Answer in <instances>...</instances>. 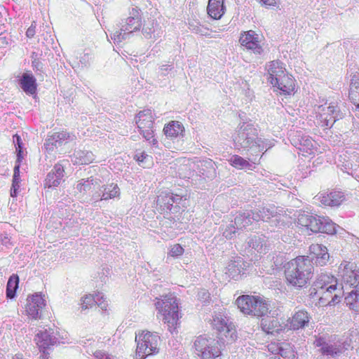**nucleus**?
<instances>
[{
  "mask_svg": "<svg viewBox=\"0 0 359 359\" xmlns=\"http://www.w3.org/2000/svg\"><path fill=\"white\" fill-rule=\"evenodd\" d=\"M35 26L32 24L27 30L26 35L29 38H32L35 34Z\"/></svg>",
  "mask_w": 359,
  "mask_h": 359,
  "instance_id": "60",
  "label": "nucleus"
},
{
  "mask_svg": "<svg viewBox=\"0 0 359 359\" xmlns=\"http://www.w3.org/2000/svg\"><path fill=\"white\" fill-rule=\"evenodd\" d=\"M254 215L255 212L248 211L240 213L235 218V225L237 229L245 228L252 223L254 220Z\"/></svg>",
  "mask_w": 359,
  "mask_h": 359,
  "instance_id": "37",
  "label": "nucleus"
},
{
  "mask_svg": "<svg viewBox=\"0 0 359 359\" xmlns=\"http://www.w3.org/2000/svg\"><path fill=\"white\" fill-rule=\"evenodd\" d=\"M163 131L167 137H177L183 135L184 128L180 121H172L164 127Z\"/></svg>",
  "mask_w": 359,
  "mask_h": 359,
  "instance_id": "35",
  "label": "nucleus"
},
{
  "mask_svg": "<svg viewBox=\"0 0 359 359\" xmlns=\"http://www.w3.org/2000/svg\"><path fill=\"white\" fill-rule=\"evenodd\" d=\"M171 197L173 199L175 212L178 211L180 205H182L183 208L187 206V198H184L183 196L177 194L174 195L173 194H171Z\"/></svg>",
  "mask_w": 359,
  "mask_h": 359,
  "instance_id": "48",
  "label": "nucleus"
},
{
  "mask_svg": "<svg viewBox=\"0 0 359 359\" xmlns=\"http://www.w3.org/2000/svg\"><path fill=\"white\" fill-rule=\"evenodd\" d=\"M256 303V297L243 295L236 299L238 307L245 314L250 315L252 312L253 304Z\"/></svg>",
  "mask_w": 359,
  "mask_h": 359,
  "instance_id": "33",
  "label": "nucleus"
},
{
  "mask_svg": "<svg viewBox=\"0 0 359 359\" xmlns=\"http://www.w3.org/2000/svg\"><path fill=\"white\" fill-rule=\"evenodd\" d=\"M248 264L245 262L241 257H236L231 259L225 268V274L230 278L238 280L245 273Z\"/></svg>",
  "mask_w": 359,
  "mask_h": 359,
  "instance_id": "17",
  "label": "nucleus"
},
{
  "mask_svg": "<svg viewBox=\"0 0 359 359\" xmlns=\"http://www.w3.org/2000/svg\"><path fill=\"white\" fill-rule=\"evenodd\" d=\"M136 354L141 359L158 352L159 337L150 332H142L136 335Z\"/></svg>",
  "mask_w": 359,
  "mask_h": 359,
  "instance_id": "9",
  "label": "nucleus"
},
{
  "mask_svg": "<svg viewBox=\"0 0 359 359\" xmlns=\"http://www.w3.org/2000/svg\"><path fill=\"white\" fill-rule=\"evenodd\" d=\"M95 160L94 154L89 151L78 150L76 151L72 157V162L74 164H89Z\"/></svg>",
  "mask_w": 359,
  "mask_h": 359,
  "instance_id": "34",
  "label": "nucleus"
},
{
  "mask_svg": "<svg viewBox=\"0 0 359 359\" xmlns=\"http://www.w3.org/2000/svg\"><path fill=\"white\" fill-rule=\"evenodd\" d=\"M134 158L138 162L139 165L144 168L152 163L153 158L144 151L137 150L134 156Z\"/></svg>",
  "mask_w": 359,
  "mask_h": 359,
  "instance_id": "42",
  "label": "nucleus"
},
{
  "mask_svg": "<svg viewBox=\"0 0 359 359\" xmlns=\"http://www.w3.org/2000/svg\"><path fill=\"white\" fill-rule=\"evenodd\" d=\"M154 117L150 109L140 111L135 120L139 133L154 147H157L158 141L154 137Z\"/></svg>",
  "mask_w": 359,
  "mask_h": 359,
  "instance_id": "10",
  "label": "nucleus"
},
{
  "mask_svg": "<svg viewBox=\"0 0 359 359\" xmlns=\"http://www.w3.org/2000/svg\"><path fill=\"white\" fill-rule=\"evenodd\" d=\"M189 29L196 34L201 36L208 35V29L198 24H191L189 23Z\"/></svg>",
  "mask_w": 359,
  "mask_h": 359,
  "instance_id": "49",
  "label": "nucleus"
},
{
  "mask_svg": "<svg viewBox=\"0 0 359 359\" xmlns=\"http://www.w3.org/2000/svg\"><path fill=\"white\" fill-rule=\"evenodd\" d=\"M310 297H318L320 306L334 305L341 299V289L337 278L327 273L318 275L310 289Z\"/></svg>",
  "mask_w": 359,
  "mask_h": 359,
  "instance_id": "3",
  "label": "nucleus"
},
{
  "mask_svg": "<svg viewBox=\"0 0 359 359\" xmlns=\"http://www.w3.org/2000/svg\"><path fill=\"white\" fill-rule=\"evenodd\" d=\"M235 149L251 151L252 154L261 152L273 147V140L262 139L259 137L258 130L250 123L241 122L233 135Z\"/></svg>",
  "mask_w": 359,
  "mask_h": 359,
  "instance_id": "1",
  "label": "nucleus"
},
{
  "mask_svg": "<svg viewBox=\"0 0 359 359\" xmlns=\"http://www.w3.org/2000/svg\"><path fill=\"white\" fill-rule=\"evenodd\" d=\"M101 196H102V192L100 191V188L98 191L95 192L92 195L91 200H93L95 203L103 201L104 199H102Z\"/></svg>",
  "mask_w": 359,
  "mask_h": 359,
  "instance_id": "58",
  "label": "nucleus"
},
{
  "mask_svg": "<svg viewBox=\"0 0 359 359\" xmlns=\"http://www.w3.org/2000/svg\"><path fill=\"white\" fill-rule=\"evenodd\" d=\"M46 306V300L41 294L36 293L27 299V314L33 319L41 318L42 309Z\"/></svg>",
  "mask_w": 359,
  "mask_h": 359,
  "instance_id": "16",
  "label": "nucleus"
},
{
  "mask_svg": "<svg viewBox=\"0 0 359 359\" xmlns=\"http://www.w3.org/2000/svg\"><path fill=\"white\" fill-rule=\"evenodd\" d=\"M271 323H272V325H273V324H274V323H275V324H276V323H277V321H276V320H273L271 321Z\"/></svg>",
  "mask_w": 359,
  "mask_h": 359,
  "instance_id": "64",
  "label": "nucleus"
},
{
  "mask_svg": "<svg viewBox=\"0 0 359 359\" xmlns=\"http://www.w3.org/2000/svg\"><path fill=\"white\" fill-rule=\"evenodd\" d=\"M142 27V18L140 11L133 8L130 16L122 20L111 33V39L115 43H118L130 38L132 34L140 30Z\"/></svg>",
  "mask_w": 359,
  "mask_h": 359,
  "instance_id": "6",
  "label": "nucleus"
},
{
  "mask_svg": "<svg viewBox=\"0 0 359 359\" xmlns=\"http://www.w3.org/2000/svg\"><path fill=\"white\" fill-rule=\"evenodd\" d=\"M156 299V309L163 316V321L167 324L169 332L173 333L180 318L177 297L173 294H169Z\"/></svg>",
  "mask_w": 359,
  "mask_h": 359,
  "instance_id": "5",
  "label": "nucleus"
},
{
  "mask_svg": "<svg viewBox=\"0 0 359 359\" xmlns=\"http://www.w3.org/2000/svg\"><path fill=\"white\" fill-rule=\"evenodd\" d=\"M292 144L302 152L303 155L314 154L317 149L316 142L307 135L297 131L290 139Z\"/></svg>",
  "mask_w": 359,
  "mask_h": 359,
  "instance_id": "14",
  "label": "nucleus"
},
{
  "mask_svg": "<svg viewBox=\"0 0 359 359\" xmlns=\"http://www.w3.org/2000/svg\"><path fill=\"white\" fill-rule=\"evenodd\" d=\"M309 251L312 256L309 259L312 262L315 259L316 264L321 266H325L330 259L327 248L321 244H312L309 247Z\"/></svg>",
  "mask_w": 359,
  "mask_h": 359,
  "instance_id": "19",
  "label": "nucleus"
},
{
  "mask_svg": "<svg viewBox=\"0 0 359 359\" xmlns=\"http://www.w3.org/2000/svg\"><path fill=\"white\" fill-rule=\"evenodd\" d=\"M172 69V67L171 65H164L161 67L160 72L162 75L165 76Z\"/></svg>",
  "mask_w": 359,
  "mask_h": 359,
  "instance_id": "59",
  "label": "nucleus"
},
{
  "mask_svg": "<svg viewBox=\"0 0 359 359\" xmlns=\"http://www.w3.org/2000/svg\"><path fill=\"white\" fill-rule=\"evenodd\" d=\"M142 33L146 39H156L163 34L161 27L154 20L144 24Z\"/></svg>",
  "mask_w": 359,
  "mask_h": 359,
  "instance_id": "25",
  "label": "nucleus"
},
{
  "mask_svg": "<svg viewBox=\"0 0 359 359\" xmlns=\"http://www.w3.org/2000/svg\"><path fill=\"white\" fill-rule=\"evenodd\" d=\"M93 185L94 179L93 177H89L86 180L81 179L78 182L76 189L80 192L86 193L93 189Z\"/></svg>",
  "mask_w": 359,
  "mask_h": 359,
  "instance_id": "44",
  "label": "nucleus"
},
{
  "mask_svg": "<svg viewBox=\"0 0 359 359\" xmlns=\"http://www.w3.org/2000/svg\"><path fill=\"white\" fill-rule=\"evenodd\" d=\"M34 340L40 349L45 352V350L49 348L50 346L55 345L57 342V338L52 330H45L40 331L35 336Z\"/></svg>",
  "mask_w": 359,
  "mask_h": 359,
  "instance_id": "20",
  "label": "nucleus"
},
{
  "mask_svg": "<svg viewBox=\"0 0 359 359\" xmlns=\"http://www.w3.org/2000/svg\"><path fill=\"white\" fill-rule=\"evenodd\" d=\"M19 278L18 275L13 274L8 279L6 286V297L12 299L15 296L16 290L18 288Z\"/></svg>",
  "mask_w": 359,
  "mask_h": 359,
  "instance_id": "40",
  "label": "nucleus"
},
{
  "mask_svg": "<svg viewBox=\"0 0 359 359\" xmlns=\"http://www.w3.org/2000/svg\"><path fill=\"white\" fill-rule=\"evenodd\" d=\"M183 253H184V249L180 244L174 245L171 248V249L169 252V255L173 257H177L178 256H180Z\"/></svg>",
  "mask_w": 359,
  "mask_h": 359,
  "instance_id": "50",
  "label": "nucleus"
},
{
  "mask_svg": "<svg viewBox=\"0 0 359 359\" xmlns=\"http://www.w3.org/2000/svg\"><path fill=\"white\" fill-rule=\"evenodd\" d=\"M297 223L313 233L321 232L327 234L336 233V224L328 217L302 213L299 215Z\"/></svg>",
  "mask_w": 359,
  "mask_h": 359,
  "instance_id": "8",
  "label": "nucleus"
},
{
  "mask_svg": "<svg viewBox=\"0 0 359 359\" xmlns=\"http://www.w3.org/2000/svg\"><path fill=\"white\" fill-rule=\"evenodd\" d=\"M272 85L277 87L284 94L290 95L294 90V80L292 75L286 74L282 77L276 79L272 81Z\"/></svg>",
  "mask_w": 359,
  "mask_h": 359,
  "instance_id": "22",
  "label": "nucleus"
},
{
  "mask_svg": "<svg viewBox=\"0 0 359 359\" xmlns=\"http://www.w3.org/2000/svg\"><path fill=\"white\" fill-rule=\"evenodd\" d=\"M200 172L204 178L212 179L216 176V163L211 159L201 162Z\"/></svg>",
  "mask_w": 359,
  "mask_h": 359,
  "instance_id": "36",
  "label": "nucleus"
},
{
  "mask_svg": "<svg viewBox=\"0 0 359 359\" xmlns=\"http://www.w3.org/2000/svg\"><path fill=\"white\" fill-rule=\"evenodd\" d=\"M102 199L104 201L114 198H119L121 191L118 186L114 183H110L100 187Z\"/></svg>",
  "mask_w": 359,
  "mask_h": 359,
  "instance_id": "31",
  "label": "nucleus"
},
{
  "mask_svg": "<svg viewBox=\"0 0 359 359\" xmlns=\"http://www.w3.org/2000/svg\"><path fill=\"white\" fill-rule=\"evenodd\" d=\"M277 353L287 359H294L295 358L292 346L290 344L286 342L280 344V348H278Z\"/></svg>",
  "mask_w": 359,
  "mask_h": 359,
  "instance_id": "41",
  "label": "nucleus"
},
{
  "mask_svg": "<svg viewBox=\"0 0 359 359\" xmlns=\"http://www.w3.org/2000/svg\"><path fill=\"white\" fill-rule=\"evenodd\" d=\"M96 300L97 301H95V304H97L99 307H100L102 310L107 309V303L102 293L98 292L96 294Z\"/></svg>",
  "mask_w": 359,
  "mask_h": 359,
  "instance_id": "52",
  "label": "nucleus"
},
{
  "mask_svg": "<svg viewBox=\"0 0 359 359\" xmlns=\"http://www.w3.org/2000/svg\"><path fill=\"white\" fill-rule=\"evenodd\" d=\"M94 356L95 359H114V356L100 351H96Z\"/></svg>",
  "mask_w": 359,
  "mask_h": 359,
  "instance_id": "55",
  "label": "nucleus"
},
{
  "mask_svg": "<svg viewBox=\"0 0 359 359\" xmlns=\"http://www.w3.org/2000/svg\"><path fill=\"white\" fill-rule=\"evenodd\" d=\"M158 205L163 211L174 210L173 199L171 197V193H162L156 201Z\"/></svg>",
  "mask_w": 359,
  "mask_h": 359,
  "instance_id": "38",
  "label": "nucleus"
},
{
  "mask_svg": "<svg viewBox=\"0 0 359 359\" xmlns=\"http://www.w3.org/2000/svg\"><path fill=\"white\" fill-rule=\"evenodd\" d=\"M69 137L70 135L66 132L55 133L46 140L44 147L47 151H51L55 147L61 146Z\"/></svg>",
  "mask_w": 359,
  "mask_h": 359,
  "instance_id": "24",
  "label": "nucleus"
},
{
  "mask_svg": "<svg viewBox=\"0 0 359 359\" xmlns=\"http://www.w3.org/2000/svg\"><path fill=\"white\" fill-rule=\"evenodd\" d=\"M198 298L200 301H201L203 302H206L210 298V293L208 292V290H206L205 289H201L198 292Z\"/></svg>",
  "mask_w": 359,
  "mask_h": 359,
  "instance_id": "53",
  "label": "nucleus"
},
{
  "mask_svg": "<svg viewBox=\"0 0 359 359\" xmlns=\"http://www.w3.org/2000/svg\"><path fill=\"white\" fill-rule=\"evenodd\" d=\"M339 276L341 278V297L347 293L344 301L349 308L359 311V269L354 262L344 261L339 266Z\"/></svg>",
  "mask_w": 359,
  "mask_h": 359,
  "instance_id": "2",
  "label": "nucleus"
},
{
  "mask_svg": "<svg viewBox=\"0 0 359 359\" xmlns=\"http://www.w3.org/2000/svg\"><path fill=\"white\" fill-rule=\"evenodd\" d=\"M286 74L285 68L282 62L278 60H273L269 63L268 66V81L271 84L274 79H279L282 77V75H285Z\"/></svg>",
  "mask_w": 359,
  "mask_h": 359,
  "instance_id": "26",
  "label": "nucleus"
},
{
  "mask_svg": "<svg viewBox=\"0 0 359 359\" xmlns=\"http://www.w3.org/2000/svg\"><path fill=\"white\" fill-rule=\"evenodd\" d=\"M260 2L266 6H275L276 5V0H260Z\"/></svg>",
  "mask_w": 359,
  "mask_h": 359,
  "instance_id": "61",
  "label": "nucleus"
},
{
  "mask_svg": "<svg viewBox=\"0 0 359 359\" xmlns=\"http://www.w3.org/2000/svg\"><path fill=\"white\" fill-rule=\"evenodd\" d=\"M278 348H280V344H271L269 346V350L273 354H278Z\"/></svg>",
  "mask_w": 359,
  "mask_h": 359,
  "instance_id": "63",
  "label": "nucleus"
},
{
  "mask_svg": "<svg viewBox=\"0 0 359 359\" xmlns=\"http://www.w3.org/2000/svg\"><path fill=\"white\" fill-rule=\"evenodd\" d=\"M262 326L263 330L269 333H272L273 332V330H271V328L269 326H267L266 320H265L264 319H262Z\"/></svg>",
  "mask_w": 359,
  "mask_h": 359,
  "instance_id": "62",
  "label": "nucleus"
},
{
  "mask_svg": "<svg viewBox=\"0 0 359 359\" xmlns=\"http://www.w3.org/2000/svg\"><path fill=\"white\" fill-rule=\"evenodd\" d=\"M34 53L32 55V66L34 69L39 71L42 69L43 65L36 57H34Z\"/></svg>",
  "mask_w": 359,
  "mask_h": 359,
  "instance_id": "54",
  "label": "nucleus"
},
{
  "mask_svg": "<svg viewBox=\"0 0 359 359\" xmlns=\"http://www.w3.org/2000/svg\"><path fill=\"white\" fill-rule=\"evenodd\" d=\"M229 163L237 169L253 170L255 168V162L252 159L246 160L238 155L232 156L229 160Z\"/></svg>",
  "mask_w": 359,
  "mask_h": 359,
  "instance_id": "29",
  "label": "nucleus"
},
{
  "mask_svg": "<svg viewBox=\"0 0 359 359\" xmlns=\"http://www.w3.org/2000/svg\"><path fill=\"white\" fill-rule=\"evenodd\" d=\"M248 245L258 252H262L265 246L264 240L260 236H254L248 241Z\"/></svg>",
  "mask_w": 359,
  "mask_h": 359,
  "instance_id": "43",
  "label": "nucleus"
},
{
  "mask_svg": "<svg viewBox=\"0 0 359 359\" xmlns=\"http://www.w3.org/2000/svg\"><path fill=\"white\" fill-rule=\"evenodd\" d=\"M252 310L250 315L262 317L267 314L269 306L264 300L260 297H256V303L253 304Z\"/></svg>",
  "mask_w": 359,
  "mask_h": 359,
  "instance_id": "39",
  "label": "nucleus"
},
{
  "mask_svg": "<svg viewBox=\"0 0 359 359\" xmlns=\"http://www.w3.org/2000/svg\"><path fill=\"white\" fill-rule=\"evenodd\" d=\"M194 353L199 359H215L222 355V344L215 338L199 335L194 341Z\"/></svg>",
  "mask_w": 359,
  "mask_h": 359,
  "instance_id": "7",
  "label": "nucleus"
},
{
  "mask_svg": "<svg viewBox=\"0 0 359 359\" xmlns=\"http://www.w3.org/2000/svg\"><path fill=\"white\" fill-rule=\"evenodd\" d=\"M349 94L359 92V72H355L351 75Z\"/></svg>",
  "mask_w": 359,
  "mask_h": 359,
  "instance_id": "46",
  "label": "nucleus"
},
{
  "mask_svg": "<svg viewBox=\"0 0 359 359\" xmlns=\"http://www.w3.org/2000/svg\"><path fill=\"white\" fill-rule=\"evenodd\" d=\"M314 344L319 348L321 354L327 358H334L341 354L344 349H347L344 343L326 336L317 337Z\"/></svg>",
  "mask_w": 359,
  "mask_h": 359,
  "instance_id": "12",
  "label": "nucleus"
},
{
  "mask_svg": "<svg viewBox=\"0 0 359 359\" xmlns=\"http://www.w3.org/2000/svg\"><path fill=\"white\" fill-rule=\"evenodd\" d=\"M236 229L233 224L228 225L223 231V236L227 239H231L235 236Z\"/></svg>",
  "mask_w": 359,
  "mask_h": 359,
  "instance_id": "51",
  "label": "nucleus"
},
{
  "mask_svg": "<svg viewBox=\"0 0 359 359\" xmlns=\"http://www.w3.org/2000/svg\"><path fill=\"white\" fill-rule=\"evenodd\" d=\"M316 118L319 121L318 124L325 128H331L333 124L344 116L336 103L332 102L327 105H319L315 107Z\"/></svg>",
  "mask_w": 359,
  "mask_h": 359,
  "instance_id": "11",
  "label": "nucleus"
},
{
  "mask_svg": "<svg viewBox=\"0 0 359 359\" xmlns=\"http://www.w3.org/2000/svg\"><path fill=\"white\" fill-rule=\"evenodd\" d=\"M313 275V264L308 256H299L291 259L285 266L286 281L293 287H304L309 283Z\"/></svg>",
  "mask_w": 359,
  "mask_h": 359,
  "instance_id": "4",
  "label": "nucleus"
},
{
  "mask_svg": "<svg viewBox=\"0 0 359 359\" xmlns=\"http://www.w3.org/2000/svg\"><path fill=\"white\" fill-rule=\"evenodd\" d=\"M270 225L272 227V231H275L276 228L279 229H283L286 227H289L292 224L291 217L285 214H280L277 212L275 217L269 221Z\"/></svg>",
  "mask_w": 359,
  "mask_h": 359,
  "instance_id": "32",
  "label": "nucleus"
},
{
  "mask_svg": "<svg viewBox=\"0 0 359 359\" xmlns=\"http://www.w3.org/2000/svg\"><path fill=\"white\" fill-rule=\"evenodd\" d=\"M212 325L213 328L218 331L222 339L224 340L226 339L228 343H231L237 339L236 330L222 313H215L212 317Z\"/></svg>",
  "mask_w": 359,
  "mask_h": 359,
  "instance_id": "13",
  "label": "nucleus"
},
{
  "mask_svg": "<svg viewBox=\"0 0 359 359\" xmlns=\"http://www.w3.org/2000/svg\"><path fill=\"white\" fill-rule=\"evenodd\" d=\"M319 199L321 203L325 205L339 206L345 200V196L341 191H333L328 194H320Z\"/></svg>",
  "mask_w": 359,
  "mask_h": 359,
  "instance_id": "23",
  "label": "nucleus"
},
{
  "mask_svg": "<svg viewBox=\"0 0 359 359\" xmlns=\"http://www.w3.org/2000/svg\"><path fill=\"white\" fill-rule=\"evenodd\" d=\"M239 41L246 49L252 50L255 54L260 55L263 52L260 45V36L255 31L249 30L242 33Z\"/></svg>",
  "mask_w": 359,
  "mask_h": 359,
  "instance_id": "15",
  "label": "nucleus"
},
{
  "mask_svg": "<svg viewBox=\"0 0 359 359\" xmlns=\"http://www.w3.org/2000/svg\"><path fill=\"white\" fill-rule=\"evenodd\" d=\"M13 143L15 144V149H16V152H17V157H18V161H21L22 158V139L20 137V136H19L18 135H13Z\"/></svg>",
  "mask_w": 359,
  "mask_h": 359,
  "instance_id": "47",
  "label": "nucleus"
},
{
  "mask_svg": "<svg viewBox=\"0 0 359 359\" xmlns=\"http://www.w3.org/2000/svg\"><path fill=\"white\" fill-rule=\"evenodd\" d=\"M208 13L215 20L220 19L225 13L224 0H209Z\"/></svg>",
  "mask_w": 359,
  "mask_h": 359,
  "instance_id": "27",
  "label": "nucleus"
},
{
  "mask_svg": "<svg viewBox=\"0 0 359 359\" xmlns=\"http://www.w3.org/2000/svg\"><path fill=\"white\" fill-rule=\"evenodd\" d=\"M18 84L21 89L29 95L36 93V79L30 71L24 72L18 79Z\"/></svg>",
  "mask_w": 359,
  "mask_h": 359,
  "instance_id": "18",
  "label": "nucleus"
},
{
  "mask_svg": "<svg viewBox=\"0 0 359 359\" xmlns=\"http://www.w3.org/2000/svg\"><path fill=\"white\" fill-rule=\"evenodd\" d=\"M20 161H18L17 160V163L15 164L14 167V174L13 177V181H19L20 182Z\"/></svg>",
  "mask_w": 359,
  "mask_h": 359,
  "instance_id": "57",
  "label": "nucleus"
},
{
  "mask_svg": "<svg viewBox=\"0 0 359 359\" xmlns=\"http://www.w3.org/2000/svg\"><path fill=\"white\" fill-rule=\"evenodd\" d=\"M310 317L306 311H297L290 322V327L292 330H299L305 327L309 322Z\"/></svg>",
  "mask_w": 359,
  "mask_h": 359,
  "instance_id": "28",
  "label": "nucleus"
},
{
  "mask_svg": "<svg viewBox=\"0 0 359 359\" xmlns=\"http://www.w3.org/2000/svg\"><path fill=\"white\" fill-rule=\"evenodd\" d=\"M64 172L63 165L60 163H56L45 179V188H55L58 187L64 177Z\"/></svg>",
  "mask_w": 359,
  "mask_h": 359,
  "instance_id": "21",
  "label": "nucleus"
},
{
  "mask_svg": "<svg viewBox=\"0 0 359 359\" xmlns=\"http://www.w3.org/2000/svg\"><path fill=\"white\" fill-rule=\"evenodd\" d=\"M20 182L19 181H13L12 183V187L11 189V196L12 197H15L18 194V189H20Z\"/></svg>",
  "mask_w": 359,
  "mask_h": 359,
  "instance_id": "56",
  "label": "nucleus"
},
{
  "mask_svg": "<svg viewBox=\"0 0 359 359\" xmlns=\"http://www.w3.org/2000/svg\"><path fill=\"white\" fill-rule=\"evenodd\" d=\"M278 209L274 205L269 207H262L257 210L254 215V220L259 221L262 220L264 222H269L275 217L276 213H277Z\"/></svg>",
  "mask_w": 359,
  "mask_h": 359,
  "instance_id": "30",
  "label": "nucleus"
},
{
  "mask_svg": "<svg viewBox=\"0 0 359 359\" xmlns=\"http://www.w3.org/2000/svg\"><path fill=\"white\" fill-rule=\"evenodd\" d=\"M96 300V294H86L84 297H81L80 300V306L82 311H85L93 305L95 304Z\"/></svg>",
  "mask_w": 359,
  "mask_h": 359,
  "instance_id": "45",
  "label": "nucleus"
}]
</instances>
